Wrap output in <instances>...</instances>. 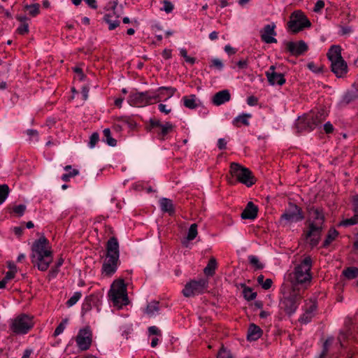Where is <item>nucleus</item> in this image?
<instances>
[{"mask_svg": "<svg viewBox=\"0 0 358 358\" xmlns=\"http://www.w3.org/2000/svg\"><path fill=\"white\" fill-rule=\"evenodd\" d=\"M31 259L39 271H45L49 268L53 259L52 250L49 241L44 236L33 243Z\"/></svg>", "mask_w": 358, "mask_h": 358, "instance_id": "obj_1", "label": "nucleus"}, {"mask_svg": "<svg viewBox=\"0 0 358 358\" xmlns=\"http://www.w3.org/2000/svg\"><path fill=\"white\" fill-rule=\"evenodd\" d=\"M324 222V216L322 210L315 207L309 208V230L306 234V238L309 239V243L312 248L316 246L320 242Z\"/></svg>", "mask_w": 358, "mask_h": 358, "instance_id": "obj_2", "label": "nucleus"}, {"mask_svg": "<svg viewBox=\"0 0 358 358\" xmlns=\"http://www.w3.org/2000/svg\"><path fill=\"white\" fill-rule=\"evenodd\" d=\"M313 261L310 256L306 257L300 264L297 265L292 273L289 275V280L293 288L298 289L296 287L301 285L306 288L311 282L312 275L310 269Z\"/></svg>", "mask_w": 358, "mask_h": 358, "instance_id": "obj_3", "label": "nucleus"}, {"mask_svg": "<svg viewBox=\"0 0 358 358\" xmlns=\"http://www.w3.org/2000/svg\"><path fill=\"white\" fill-rule=\"evenodd\" d=\"M106 257L102 266V273L111 276L115 273L119 264V244L115 237L110 238L106 245Z\"/></svg>", "mask_w": 358, "mask_h": 358, "instance_id": "obj_4", "label": "nucleus"}, {"mask_svg": "<svg viewBox=\"0 0 358 358\" xmlns=\"http://www.w3.org/2000/svg\"><path fill=\"white\" fill-rule=\"evenodd\" d=\"M327 57L331 62V71L338 78L345 76L348 72V65L341 56L339 45H332L328 52Z\"/></svg>", "mask_w": 358, "mask_h": 358, "instance_id": "obj_5", "label": "nucleus"}, {"mask_svg": "<svg viewBox=\"0 0 358 358\" xmlns=\"http://www.w3.org/2000/svg\"><path fill=\"white\" fill-rule=\"evenodd\" d=\"M108 296L113 306L118 308L128 304L127 287L123 280H117L113 282L108 292Z\"/></svg>", "mask_w": 358, "mask_h": 358, "instance_id": "obj_6", "label": "nucleus"}, {"mask_svg": "<svg viewBox=\"0 0 358 358\" xmlns=\"http://www.w3.org/2000/svg\"><path fill=\"white\" fill-rule=\"evenodd\" d=\"M301 298L300 290L292 288L289 294L281 299L279 306L286 314L292 315L296 310Z\"/></svg>", "mask_w": 358, "mask_h": 358, "instance_id": "obj_7", "label": "nucleus"}, {"mask_svg": "<svg viewBox=\"0 0 358 358\" xmlns=\"http://www.w3.org/2000/svg\"><path fill=\"white\" fill-rule=\"evenodd\" d=\"M229 171L231 175L236 177L239 182L247 187H250L255 183V179L251 171L238 163H231Z\"/></svg>", "mask_w": 358, "mask_h": 358, "instance_id": "obj_8", "label": "nucleus"}, {"mask_svg": "<svg viewBox=\"0 0 358 358\" xmlns=\"http://www.w3.org/2000/svg\"><path fill=\"white\" fill-rule=\"evenodd\" d=\"M160 100V94L157 92H132L129 94L127 101L131 106H143L151 104Z\"/></svg>", "mask_w": 358, "mask_h": 358, "instance_id": "obj_9", "label": "nucleus"}, {"mask_svg": "<svg viewBox=\"0 0 358 358\" xmlns=\"http://www.w3.org/2000/svg\"><path fill=\"white\" fill-rule=\"evenodd\" d=\"M33 326V318L26 314H21L11 320L10 329L15 334H26Z\"/></svg>", "mask_w": 358, "mask_h": 358, "instance_id": "obj_10", "label": "nucleus"}, {"mask_svg": "<svg viewBox=\"0 0 358 358\" xmlns=\"http://www.w3.org/2000/svg\"><path fill=\"white\" fill-rule=\"evenodd\" d=\"M323 119L321 114L306 115L299 117L296 121L295 127L298 133L313 130Z\"/></svg>", "mask_w": 358, "mask_h": 358, "instance_id": "obj_11", "label": "nucleus"}, {"mask_svg": "<svg viewBox=\"0 0 358 358\" xmlns=\"http://www.w3.org/2000/svg\"><path fill=\"white\" fill-rule=\"evenodd\" d=\"M174 126L169 122L162 124L161 121L155 117L150 118L148 124L146 126V129L148 131H153L157 134V138L159 140H164L166 135L171 132Z\"/></svg>", "mask_w": 358, "mask_h": 358, "instance_id": "obj_12", "label": "nucleus"}, {"mask_svg": "<svg viewBox=\"0 0 358 358\" xmlns=\"http://www.w3.org/2000/svg\"><path fill=\"white\" fill-rule=\"evenodd\" d=\"M310 22L301 10L292 13L287 23L289 30L293 33H297L304 28L310 27Z\"/></svg>", "mask_w": 358, "mask_h": 358, "instance_id": "obj_13", "label": "nucleus"}, {"mask_svg": "<svg viewBox=\"0 0 358 358\" xmlns=\"http://www.w3.org/2000/svg\"><path fill=\"white\" fill-rule=\"evenodd\" d=\"M207 286L208 282L204 279L192 280L185 285L182 289V294L186 297L194 296L203 293Z\"/></svg>", "mask_w": 358, "mask_h": 358, "instance_id": "obj_14", "label": "nucleus"}, {"mask_svg": "<svg viewBox=\"0 0 358 358\" xmlns=\"http://www.w3.org/2000/svg\"><path fill=\"white\" fill-rule=\"evenodd\" d=\"M78 348L83 351L87 350L92 343V332L89 327L80 329L76 337Z\"/></svg>", "mask_w": 358, "mask_h": 358, "instance_id": "obj_15", "label": "nucleus"}, {"mask_svg": "<svg viewBox=\"0 0 358 358\" xmlns=\"http://www.w3.org/2000/svg\"><path fill=\"white\" fill-rule=\"evenodd\" d=\"M281 219L290 222H296L303 219L301 209L296 205H290L289 209L281 215Z\"/></svg>", "mask_w": 358, "mask_h": 358, "instance_id": "obj_16", "label": "nucleus"}, {"mask_svg": "<svg viewBox=\"0 0 358 358\" xmlns=\"http://www.w3.org/2000/svg\"><path fill=\"white\" fill-rule=\"evenodd\" d=\"M275 23H271L265 25L264 28L260 31L262 41L265 42L266 43H277V39L274 38V36H276L277 34L275 31Z\"/></svg>", "mask_w": 358, "mask_h": 358, "instance_id": "obj_17", "label": "nucleus"}, {"mask_svg": "<svg viewBox=\"0 0 358 358\" xmlns=\"http://www.w3.org/2000/svg\"><path fill=\"white\" fill-rule=\"evenodd\" d=\"M286 48L287 50L294 56L301 55L308 50V45L303 41L287 42L286 43Z\"/></svg>", "mask_w": 358, "mask_h": 358, "instance_id": "obj_18", "label": "nucleus"}, {"mask_svg": "<svg viewBox=\"0 0 358 358\" xmlns=\"http://www.w3.org/2000/svg\"><path fill=\"white\" fill-rule=\"evenodd\" d=\"M275 66L272 65L269 67V69L267 71H266L265 74L267 78L268 82L271 85H282L285 83L284 75L281 73L275 72Z\"/></svg>", "mask_w": 358, "mask_h": 358, "instance_id": "obj_19", "label": "nucleus"}, {"mask_svg": "<svg viewBox=\"0 0 358 358\" xmlns=\"http://www.w3.org/2000/svg\"><path fill=\"white\" fill-rule=\"evenodd\" d=\"M352 210L354 215L350 218L344 219L340 223V225L349 227L358 224V194L352 196Z\"/></svg>", "mask_w": 358, "mask_h": 358, "instance_id": "obj_20", "label": "nucleus"}, {"mask_svg": "<svg viewBox=\"0 0 358 358\" xmlns=\"http://www.w3.org/2000/svg\"><path fill=\"white\" fill-rule=\"evenodd\" d=\"M117 6V1H113L108 3L109 8H110L113 10V14L115 15V20L111 19V15L110 14H106L103 17L104 21L109 25L108 29L110 30H113L120 25V21L117 20L118 17H120V15L116 14L115 13Z\"/></svg>", "mask_w": 358, "mask_h": 358, "instance_id": "obj_21", "label": "nucleus"}, {"mask_svg": "<svg viewBox=\"0 0 358 358\" xmlns=\"http://www.w3.org/2000/svg\"><path fill=\"white\" fill-rule=\"evenodd\" d=\"M117 6V1H113L108 3L109 8H110L113 10V14L115 15V20L111 19V15L110 14H106L103 17L104 21L109 25L108 29L110 30H113L120 25V21L117 20L118 17H120V15L116 14L115 13Z\"/></svg>", "mask_w": 358, "mask_h": 358, "instance_id": "obj_22", "label": "nucleus"}, {"mask_svg": "<svg viewBox=\"0 0 358 358\" xmlns=\"http://www.w3.org/2000/svg\"><path fill=\"white\" fill-rule=\"evenodd\" d=\"M258 208L252 201H250L241 213L243 219L254 220L257 216Z\"/></svg>", "mask_w": 358, "mask_h": 358, "instance_id": "obj_23", "label": "nucleus"}, {"mask_svg": "<svg viewBox=\"0 0 358 358\" xmlns=\"http://www.w3.org/2000/svg\"><path fill=\"white\" fill-rule=\"evenodd\" d=\"M231 99V95L227 90H224L217 92L213 97V103L215 106H220Z\"/></svg>", "mask_w": 358, "mask_h": 358, "instance_id": "obj_24", "label": "nucleus"}, {"mask_svg": "<svg viewBox=\"0 0 358 358\" xmlns=\"http://www.w3.org/2000/svg\"><path fill=\"white\" fill-rule=\"evenodd\" d=\"M262 335V329L255 324H251L248 328L247 338L249 341H257Z\"/></svg>", "mask_w": 358, "mask_h": 358, "instance_id": "obj_25", "label": "nucleus"}, {"mask_svg": "<svg viewBox=\"0 0 358 358\" xmlns=\"http://www.w3.org/2000/svg\"><path fill=\"white\" fill-rule=\"evenodd\" d=\"M159 204L163 212L168 213L169 215L174 213V206L171 199L162 198L159 201Z\"/></svg>", "mask_w": 358, "mask_h": 358, "instance_id": "obj_26", "label": "nucleus"}, {"mask_svg": "<svg viewBox=\"0 0 358 358\" xmlns=\"http://www.w3.org/2000/svg\"><path fill=\"white\" fill-rule=\"evenodd\" d=\"M251 117H252V115L250 114L243 113V114L237 116L236 117H235L232 122V124L237 127H241V124H243L245 126H248L250 124L249 119Z\"/></svg>", "mask_w": 358, "mask_h": 358, "instance_id": "obj_27", "label": "nucleus"}, {"mask_svg": "<svg viewBox=\"0 0 358 358\" xmlns=\"http://www.w3.org/2000/svg\"><path fill=\"white\" fill-rule=\"evenodd\" d=\"M217 264L214 257H211L205 267L203 272L207 276H213L215 273Z\"/></svg>", "mask_w": 358, "mask_h": 358, "instance_id": "obj_28", "label": "nucleus"}, {"mask_svg": "<svg viewBox=\"0 0 358 358\" xmlns=\"http://www.w3.org/2000/svg\"><path fill=\"white\" fill-rule=\"evenodd\" d=\"M183 101H184V106L186 108H188L190 109H194L198 106V104L196 103V97L194 94L184 96Z\"/></svg>", "mask_w": 358, "mask_h": 358, "instance_id": "obj_29", "label": "nucleus"}, {"mask_svg": "<svg viewBox=\"0 0 358 358\" xmlns=\"http://www.w3.org/2000/svg\"><path fill=\"white\" fill-rule=\"evenodd\" d=\"M103 141L112 147L117 144V141L112 137L110 130L108 128L104 129L103 131Z\"/></svg>", "mask_w": 358, "mask_h": 358, "instance_id": "obj_30", "label": "nucleus"}, {"mask_svg": "<svg viewBox=\"0 0 358 358\" xmlns=\"http://www.w3.org/2000/svg\"><path fill=\"white\" fill-rule=\"evenodd\" d=\"M338 236V232L335 229H330L326 239L323 243V247L327 248Z\"/></svg>", "mask_w": 358, "mask_h": 358, "instance_id": "obj_31", "label": "nucleus"}, {"mask_svg": "<svg viewBox=\"0 0 358 358\" xmlns=\"http://www.w3.org/2000/svg\"><path fill=\"white\" fill-rule=\"evenodd\" d=\"M159 310V303L157 301H152L148 304L145 313L149 316H153Z\"/></svg>", "mask_w": 358, "mask_h": 358, "instance_id": "obj_32", "label": "nucleus"}, {"mask_svg": "<svg viewBox=\"0 0 358 358\" xmlns=\"http://www.w3.org/2000/svg\"><path fill=\"white\" fill-rule=\"evenodd\" d=\"M343 274L348 279H354L358 276V268L357 267H348L343 271Z\"/></svg>", "mask_w": 358, "mask_h": 358, "instance_id": "obj_33", "label": "nucleus"}, {"mask_svg": "<svg viewBox=\"0 0 358 358\" xmlns=\"http://www.w3.org/2000/svg\"><path fill=\"white\" fill-rule=\"evenodd\" d=\"M9 192L10 189L7 185H0V205H1L7 199Z\"/></svg>", "mask_w": 358, "mask_h": 358, "instance_id": "obj_34", "label": "nucleus"}, {"mask_svg": "<svg viewBox=\"0 0 358 358\" xmlns=\"http://www.w3.org/2000/svg\"><path fill=\"white\" fill-rule=\"evenodd\" d=\"M24 9L29 10V13L31 16L35 17L40 13V5L38 3L26 5L24 6Z\"/></svg>", "mask_w": 358, "mask_h": 358, "instance_id": "obj_35", "label": "nucleus"}, {"mask_svg": "<svg viewBox=\"0 0 358 358\" xmlns=\"http://www.w3.org/2000/svg\"><path fill=\"white\" fill-rule=\"evenodd\" d=\"M197 227V224L195 223L190 225L187 236L188 241H192L196 237L198 234Z\"/></svg>", "mask_w": 358, "mask_h": 358, "instance_id": "obj_36", "label": "nucleus"}, {"mask_svg": "<svg viewBox=\"0 0 358 358\" xmlns=\"http://www.w3.org/2000/svg\"><path fill=\"white\" fill-rule=\"evenodd\" d=\"M64 259L61 257L57 260L55 267L52 268V269L49 272L50 278H55L59 272V268L63 264Z\"/></svg>", "mask_w": 358, "mask_h": 358, "instance_id": "obj_37", "label": "nucleus"}, {"mask_svg": "<svg viewBox=\"0 0 358 358\" xmlns=\"http://www.w3.org/2000/svg\"><path fill=\"white\" fill-rule=\"evenodd\" d=\"M245 299L248 301H252L257 296V293L253 292L250 287H245L243 291Z\"/></svg>", "mask_w": 358, "mask_h": 358, "instance_id": "obj_38", "label": "nucleus"}, {"mask_svg": "<svg viewBox=\"0 0 358 358\" xmlns=\"http://www.w3.org/2000/svg\"><path fill=\"white\" fill-rule=\"evenodd\" d=\"M248 259L250 264L254 266L256 269H262L264 268V264L261 263L257 257L254 255H250L248 257Z\"/></svg>", "mask_w": 358, "mask_h": 358, "instance_id": "obj_39", "label": "nucleus"}, {"mask_svg": "<svg viewBox=\"0 0 358 358\" xmlns=\"http://www.w3.org/2000/svg\"><path fill=\"white\" fill-rule=\"evenodd\" d=\"M82 294L80 292H74L73 295L67 301L66 305L69 307L73 306L75 305L78 300L81 298Z\"/></svg>", "mask_w": 358, "mask_h": 358, "instance_id": "obj_40", "label": "nucleus"}, {"mask_svg": "<svg viewBox=\"0 0 358 358\" xmlns=\"http://www.w3.org/2000/svg\"><path fill=\"white\" fill-rule=\"evenodd\" d=\"M180 55L185 59L186 62L191 64H194L195 63L196 59L194 57H189L187 55V52L185 48L180 49Z\"/></svg>", "mask_w": 358, "mask_h": 358, "instance_id": "obj_41", "label": "nucleus"}, {"mask_svg": "<svg viewBox=\"0 0 358 358\" xmlns=\"http://www.w3.org/2000/svg\"><path fill=\"white\" fill-rule=\"evenodd\" d=\"M26 206L24 204H20L18 206H15L13 208V212L17 215L18 217H21L24 215L26 210Z\"/></svg>", "mask_w": 358, "mask_h": 358, "instance_id": "obj_42", "label": "nucleus"}, {"mask_svg": "<svg viewBox=\"0 0 358 358\" xmlns=\"http://www.w3.org/2000/svg\"><path fill=\"white\" fill-rule=\"evenodd\" d=\"M79 174V171L77 169H72L71 171L67 173L63 174L62 176V180L65 182L69 181L71 178H73Z\"/></svg>", "mask_w": 358, "mask_h": 358, "instance_id": "obj_43", "label": "nucleus"}, {"mask_svg": "<svg viewBox=\"0 0 358 358\" xmlns=\"http://www.w3.org/2000/svg\"><path fill=\"white\" fill-rule=\"evenodd\" d=\"M313 316V314L308 313L307 310H305L304 313L300 317L299 321L301 323L307 324L311 321Z\"/></svg>", "mask_w": 358, "mask_h": 358, "instance_id": "obj_44", "label": "nucleus"}, {"mask_svg": "<svg viewBox=\"0 0 358 358\" xmlns=\"http://www.w3.org/2000/svg\"><path fill=\"white\" fill-rule=\"evenodd\" d=\"M163 4L164 6L160 8L161 10H163L166 13H170L173 11L174 6L171 1L168 0H164L163 1Z\"/></svg>", "mask_w": 358, "mask_h": 358, "instance_id": "obj_45", "label": "nucleus"}, {"mask_svg": "<svg viewBox=\"0 0 358 358\" xmlns=\"http://www.w3.org/2000/svg\"><path fill=\"white\" fill-rule=\"evenodd\" d=\"M67 322H68L67 319H64L62 321V322L57 326V327L56 328V329L54 332L55 336L59 335L60 334H62L64 331V329L66 328V325Z\"/></svg>", "mask_w": 358, "mask_h": 358, "instance_id": "obj_46", "label": "nucleus"}, {"mask_svg": "<svg viewBox=\"0 0 358 358\" xmlns=\"http://www.w3.org/2000/svg\"><path fill=\"white\" fill-rule=\"evenodd\" d=\"M99 136L98 133H96V132L93 133L90 138L89 146L91 148H93L96 145V144L99 142Z\"/></svg>", "mask_w": 358, "mask_h": 358, "instance_id": "obj_47", "label": "nucleus"}, {"mask_svg": "<svg viewBox=\"0 0 358 358\" xmlns=\"http://www.w3.org/2000/svg\"><path fill=\"white\" fill-rule=\"evenodd\" d=\"M217 358H233L231 352L227 351L224 347L220 350Z\"/></svg>", "mask_w": 358, "mask_h": 358, "instance_id": "obj_48", "label": "nucleus"}, {"mask_svg": "<svg viewBox=\"0 0 358 358\" xmlns=\"http://www.w3.org/2000/svg\"><path fill=\"white\" fill-rule=\"evenodd\" d=\"M166 90L169 93L168 98L171 97L174 93L176 92V89L172 87H161L158 89L159 92H161L159 93L160 95L162 94V91Z\"/></svg>", "mask_w": 358, "mask_h": 358, "instance_id": "obj_49", "label": "nucleus"}, {"mask_svg": "<svg viewBox=\"0 0 358 358\" xmlns=\"http://www.w3.org/2000/svg\"><path fill=\"white\" fill-rule=\"evenodd\" d=\"M29 31V24L28 23L21 24L18 28L17 29V32L21 35H24Z\"/></svg>", "mask_w": 358, "mask_h": 358, "instance_id": "obj_50", "label": "nucleus"}, {"mask_svg": "<svg viewBox=\"0 0 358 358\" xmlns=\"http://www.w3.org/2000/svg\"><path fill=\"white\" fill-rule=\"evenodd\" d=\"M149 335L162 336V332L156 326H151L148 328Z\"/></svg>", "mask_w": 358, "mask_h": 358, "instance_id": "obj_51", "label": "nucleus"}, {"mask_svg": "<svg viewBox=\"0 0 358 358\" xmlns=\"http://www.w3.org/2000/svg\"><path fill=\"white\" fill-rule=\"evenodd\" d=\"M331 342H332V339H327L326 340V341L324 343V348L320 355V358H324L326 356L327 351H328V346L331 343Z\"/></svg>", "mask_w": 358, "mask_h": 358, "instance_id": "obj_52", "label": "nucleus"}, {"mask_svg": "<svg viewBox=\"0 0 358 358\" xmlns=\"http://www.w3.org/2000/svg\"><path fill=\"white\" fill-rule=\"evenodd\" d=\"M324 7V2L322 0H318L314 7L313 10L315 13H319L322 10V9Z\"/></svg>", "mask_w": 358, "mask_h": 358, "instance_id": "obj_53", "label": "nucleus"}, {"mask_svg": "<svg viewBox=\"0 0 358 358\" xmlns=\"http://www.w3.org/2000/svg\"><path fill=\"white\" fill-rule=\"evenodd\" d=\"M212 66H214L220 70L222 69L223 68V64L222 61L219 59H213L212 61Z\"/></svg>", "mask_w": 358, "mask_h": 358, "instance_id": "obj_54", "label": "nucleus"}, {"mask_svg": "<svg viewBox=\"0 0 358 358\" xmlns=\"http://www.w3.org/2000/svg\"><path fill=\"white\" fill-rule=\"evenodd\" d=\"M317 309V303L315 301L310 302L308 307H306V310H307L308 313H312L314 315L315 311Z\"/></svg>", "mask_w": 358, "mask_h": 358, "instance_id": "obj_55", "label": "nucleus"}, {"mask_svg": "<svg viewBox=\"0 0 358 358\" xmlns=\"http://www.w3.org/2000/svg\"><path fill=\"white\" fill-rule=\"evenodd\" d=\"M237 66L240 69H245L248 66V59H242L237 62Z\"/></svg>", "mask_w": 358, "mask_h": 358, "instance_id": "obj_56", "label": "nucleus"}, {"mask_svg": "<svg viewBox=\"0 0 358 358\" xmlns=\"http://www.w3.org/2000/svg\"><path fill=\"white\" fill-rule=\"evenodd\" d=\"M273 284V281L270 278H267L264 280V282L262 284V287L264 289H268L271 288V285Z\"/></svg>", "mask_w": 358, "mask_h": 358, "instance_id": "obj_57", "label": "nucleus"}, {"mask_svg": "<svg viewBox=\"0 0 358 358\" xmlns=\"http://www.w3.org/2000/svg\"><path fill=\"white\" fill-rule=\"evenodd\" d=\"M227 141L224 138H219L217 141V147L220 150L226 149Z\"/></svg>", "mask_w": 358, "mask_h": 358, "instance_id": "obj_58", "label": "nucleus"}, {"mask_svg": "<svg viewBox=\"0 0 358 358\" xmlns=\"http://www.w3.org/2000/svg\"><path fill=\"white\" fill-rule=\"evenodd\" d=\"M324 130L327 134H330L334 131V127L329 122H328L324 124Z\"/></svg>", "mask_w": 358, "mask_h": 358, "instance_id": "obj_59", "label": "nucleus"}, {"mask_svg": "<svg viewBox=\"0 0 358 358\" xmlns=\"http://www.w3.org/2000/svg\"><path fill=\"white\" fill-rule=\"evenodd\" d=\"M15 271H9L6 273L3 279L8 282L10 280L13 279L15 277Z\"/></svg>", "mask_w": 358, "mask_h": 358, "instance_id": "obj_60", "label": "nucleus"}, {"mask_svg": "<svg viewBox=\"0 0 358 358\" xmlns=\"http://www.w3.org/2000/svg\"><path fill=\"white\" fill-rule=\"evenodd\" d=\"M158 108L160 112L164 113L165 114H169L171 112V109L167 108L166 105L163 104V103L159 104Z\"/></svg>", "mask_w": 358, "mask_h": 358, "instance_id": "obj_61", "label": "nucleus"}, {"mask_svg": "<svg viewBox=\"0 0 358 358\" xmlns=\"http://www.w3.org/2000/svg\"><path fill=\"white\" fill-rule=\"evenodd\" d=\"M258 100L254 96H250L247 99V103L250 106H255L257 104Z\"/></svg>", "mask_w": 358, "mask_h": 358, "instance_id": "obj_62", "label": "nucleus"}, {"mask_svg": "<svg viewBox=\"0 0 358 358\" xmlns=\"http://www.w3.org/2000/svg\"><path fill=\"white\" fill-rule=\"evenodd\" d=\"M224 51L228 55H234L236 52V50L229 45H227L224 47Z\"/></svg>", "mask_w": 358, "mask_h": 358, "instance_id": "obj_63", "label": "nucleus"}, {"mask_svg": "<svg viewBox=\"0 0 358 358\" xmlns=\"http://www.w3.org/2000/svg\"><path fill=\"white\" fill-rule=\"evenodd\" d=\"M352 101V96L350 94H346L343 97L342 102L345 104H348L350 101Z\"/></svg>", "mask_w": 358, "mask_h": 358, "instance_id": "obj_64", "label": "nucleus"}]
</instances>
